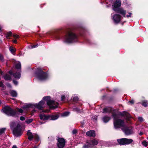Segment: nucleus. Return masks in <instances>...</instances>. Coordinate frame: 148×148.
Here are the masks:
<instances>
[{
	"mask_svg": "<svg viewBox=\"0 0 148 148\" xmlns=\"http://www.w3.org/2000/svg\"><path fill=\"white\" fill-rule=\"evenodd\" d=\"M131 103H134V101L131 100L130 101Z\"/></svg>",
	"mask_w": 148,
	"mask_h": 148,
	"instance_id": "bf43d9fd",
	"label": "nucleus"
},
{
	"mask_svg": "<svg viewBox=\"0 0 148 148\" xmlns=\"http://www.w3.org/2000/svg\"><path fill=\"white\" fill-rule=\"evenodd\" d=\"M38 146H39V145L37 146H34L33 148H38Z\"/></svg>",
	"mask_w": 148,
	"mask_h": 148,
	"instance_id": "603ef678",
	"label": "nucleus"
},
{
	"mask_svg": "<svg viewBox=\"0 0 148 148\" xmlns=\"http://www.w3.org/2000/svg\"><path fill=\"white\" fill-rule=\"evenodd\" d=\"M112 116L114 118V124L115 129L121 128L127 135H129L133 133L132 128L127 127L125 126L123 120L117 119V115L115 114H113Z\"/></svg>",
	"mask_w": 148,
	"mask_h": 148,
	"instance_id": "f03ea898",
	"label": "nucleus"
},
{
	"mask_svg": "<svg viewBox=\"0 0 148 148\" xmlns=\"http://www.w3.org/2000/svg\"><path fill=\"white\" fill-rule=\"evenodd\" d=\"M59 117V115L57 114L49 115V120H55L57 119Z\"/></svg>",
	"mask_w": 148,
	"mask_h": 148,
	"instance_id": "dca6fc26",
	"label": "nucleus"
},
{
	"mask_svg": "<svg viewBox=\"0 0 148 148\" xmlns=\"http://www.w3.org/2000/svg\"><path fill=\"white\" fill-rule=\"evenodd\" d=\"M2 110L8 116H17L18 115L17 111L12 109L9 106H5L2 109Z\"/></svg>",
	"mask_w": 148,
	"mask_h": 148,
	"instance_id": "423d86ee",
	"label": "nucleus"
},
{
	"mask_svg": "<svg viewBox=\"0 0 148 148\" xmlns=\"http://www.w3.org/2000/svg\"><path fill=\"white\" fill-rule=\"evenodd\" d=\"M110 119V117L108 116H105L102 119L103 122L105 123H107Z\"/></svg>",
	"mask_w": 148,
	"mask_h": 148,
	"instance_id": "aec40b11",
	"label": "nucleus"
},
{
	"mask_svg": "<svg viewBox=\"0 0 148 148\" xmlns=\"http://www.w3.org/2000/svg\"><path fill=\"white\" fill-rule=\"evenodd\" d=\"M108 0V1L112 3L113 0Z\"/></svg>",
	"mask_w": 148,
	"mask_h": 148,
	"instance_id": "680f3d73",
	"label": "nucleus"
},
{
	"mask_svg": "<svg viewBox=\"0 0 148 148\" xmlns=\"http://www.w3.org/2000/svg\"><path fill=\"white\" fill-rule=\"evenodd\" d=\"M20 119L21 121H23L25 120V118L24 116H21L20 117Z\"/></svg>",
	"mask_w": 148,
	"mask_h": 148,
	"instance_id": "a18cd8bd",
	"label": "nucleus"
},
{
	"mask_svg": "<svg viewBox=\"0 0 148 148\" xmlns=\"http://www.w3.org/2000/svg\"><path fill=\"white\" fill-rule=\"evenodd\" d=\"M11 128L12 129L13 134L16 136H21L22 134L21 127L17 122H12L10 124Z\"/></svg>",
	"mask_w": 148,
	"mask_h": 148,
	"instance_id": "20e7f679",
	"label": "nucleus"
},
{
	"mask_svg": "<svg viewBox=\"0 0 148 148\" xmlns=\"http://www.w3.org/2000/svg\"><path fill=\"white\" fill-rule=\"evenodd\" d=\"M12 41L13 43H17V41L16 40H12Z\"/></svg>",
	"mask_w": 148,
	"mask_h": 148,
	"instance_id": "3c124183",
	"label": "nucleus"
},
{
	"mask_svg": "<svg viewBox=\"0 0 148 148\" xmlns=\"http://www.w3.org/2000/svg\"><path fill=\"white\" fill-rule=\"evenodd\" d=\"M40 123L41 124H42L43 123L42 122H40Z\"/></svg>",
	"mask_w": 148,
	"mask_h": 148,
	"instance_id": "0e129e2a",
	"label": "nucleus"
},
{
	"mask_svg": "<svg viewBox=\"0 0 148 148\" xmlns=\"http://www.w3.org/2000/svg\"><path fill=\"white\" fill-rule=\"evenodd\" d=\"M86 40L89 43H90V40H89L88 39H86Z\"/></svg>",
	"mask_w": 148,
	"mask_h": 148,
	"instance_id": "6e6d98bb",
	"label": "nucleus"
},
{
	"mask_svg": "<svg viewBox=\"0 0 148 148\" xmlns=\"http://www.w3.org/2000/svg\"><path fill=\"white\" fill-rule=\"evenodd\" d=\"M142 105L145 107H147V101L146 100L143 101L141 103Z\"/></svg>",
	"mask_w": 148,
	"mask_h": 148,
	"instance_id": "c85d7f7f",
	"label": "nucleus"
},
{
	"mask_svg": "<svg viewBox=\"0 0 148 148\" xmlns=\"http://www.w3.org/2000/svg\"><path fill=\"white\" fill-rule=\"evenodd\" d=\"M112 110V108L110 107H107L105 108L103 110V112H110Z\"/></svg>",
	"mask_w": 148,
	"mask_h": 148,
	"instance_id": "6ab92c4d",
	"label": "nucleus"
},
{
	"mask_svg": "<svg viewBox=\"0 0 148 148\" xmlns=\"http://www.w3.org/2000/svg\"><path fill=\"white\" fill-rule=\"evenodd\" d=\"M73 110L74 111L77 112H80V109L75 106L73 108Z\"/></svg>",
	"mask_w": 148,
	"mask_h": 148,
	"instance_id": "c756f323",
	"label": "nucleus"
},
{
	"mask_svg": "<svg viewBox=\"0 0 148 148\" xmlns=\"http://www.w3.org/2000/svg\"><path fill=\"white\" fill-rule=\"evenodd\" d=\"M132 14L131 13L129 12V15H126V16L127 17V18L131 17L132 16Z\"/></svg>",
	"mask_w": 148,
	"mask_h": 148,
	"instance_id": "a19ab883",
	"label": "nucleus"
},
{
	"mask_svg": "<svg viewBox=\"0 0 148 148\" xmlns=\"http://www.w3.org/2000/svg\"><path fill=\"white\" fill-rule=\"evenodd\" d=\"M143 133L142 132H140V133H139V135L140 136L143 135Z\"/></svg>",
	"mask_w": 148,
	"mask_h": 148,
	"instance_id": "5fc2aeb1",
	"label": "nucleus"
},
{
	"mask_svg": "<svg viewBox=\"0 0 148 148\" xmlns=\"http://www.w3.org/2000/svg\"><path fill=\"white\" fill-rule=\"evenodd\" d=\"M13 37L14 38H19V36L17 35H13Z\"/></svg>",
	"mask_w": 148,
	"mask_h": 148,
	"instance_id": "c03bdc74",
	"label": "nucleus"
},
{
	"mask_svg": "<svg viewBox=\"0 0 148 148\" xmlns=\"http://www.w3.org/2000/svg\"><path fill=\"white\" fill-rule=\"evenodd\" d=\"M2 72H1V74H2Z\"/></svg>",
	"mask_w": 148,
	"mask_h": 148,
	"instance_id": "69168bd1",
	"label": "nucleus"
},
{
	"mask_svg": "<svg viewBox=\"0 0 148 148\" xmlns=\"http://www.w3.org/2000/svg\"><path fill=\"white\" fill-rule=\"evenodd\" d=\"M65 97L64 95H62L61 96V101H63L64 100Z\"/></svg>",
	"mask_w": 148,
	"mask_h": 148,
	"instance_id": "37998d69",
	"label": "nucleus"
},
{
	"mask_svg": "<svg viewBox=\"0 0 148 148\" xmlns=\"http://www.w3.org/2000/svg\"><path fill=\"white\" fill-rule=\"evenodd\" d=\"M123 114L128 119H129L131 117V116L130 114L125 111H124L123 112Z\"/></svg>",
	"mask_w": 148,
	"mask_h": 148,
	"instance_id": "412c9836",
	"label": "nucleus"
},
{
	"mask_svg": "<svg viewBox=\"0 0 148 148\" xmlns=\"http://www.w3.org/2000/svg\"><path fill=\"white\" fill-rule=\"evenodd\" d=\"M0 60L2 62H3L4 61L3 56L1 54H0Z\"/></svg>",
	"mask_w": 148,
	"mask_h": 148,
	"instance_id": "4c0bfd02",
	"label": "nucleus"
},
{
	"mask_svg": "<svg viewBox=\"0 0 148 148\" xmlns=\"http://www.w3.org/2000/svg\"><path fill=\"white\" fill-rule=\"evenodd\" d=\"M36 111V110H35V109H34L32 111V112H34Z\"/></svg>",
	"mask_w": 148,
	"mask_h": 148,
	"instance_id": "4d7b16f0",
	"label": "nucleus"
},
{
	"mask_svg": "<svg viewBox=\"0 0 148 148\" xmlns=\"http://www.w3.org/2000/svg\"><path fill=\"white\" fill-rule=\"evenodd\" d=\"M77 130H74L72 131V133L73 134H75L77 133Z\"/></svg>",
	"mask_w": 148,
	"mask_h": 148,
	"instance_id": "09e8293b",
	"label": "nucleus"
},
{
	"mask_svg": "<svg viewBox=\"0 0 148 148\" xmlns=\"http://www.w3.org/2000/svg\"><path fill=\"white\" fill-rule=\"evenodd\" d=\"M38 46V44H37L36 45H33V46H32L31 47V48H34L36 47H37Z\"/></svg>",
	"mask_w": 148,
	"mask_h": 148,
	"instance_id": "8fccbe9b",
	"label": "nucleus"
},
{
	"mask_svg": "<svg viewBox=\"0 0 148 148\" xmlns=\"http://www.w3.org/2000/svg\"><path fill=\"white\" fill-rule=\"evenodd\" d=\"M78 40L77 35L73 32H69L64 36L63 41L64 42L69 43L77 42Z\"/></svg>",
	"mask_w": 148,
	"mask_h": 148,
	"instance_id": "7ed1b4c3",
	"label": "nucleus"
},
{
	"mask_svg": "<svg viewBox=\"0 0 148 148\" xmlns=\"http://www.w3.org/2000/svg\"><path fill=\"white\" fill-rule=\"evenodd\" d=\"M18 110L19 112L22 113H23V110L22 109L20 108V109H18Z\"/></svg>",
	"mask_w": 148,
	"mask_h": 148,
	"instance_id": "ea45409f",
	"label": "nucleus"
},
{
	"mask_svg": "<svg viewBox=\"0 0 148 148\" xmlns=\"http://www.w3.org/2000/svg\"><path fill=\"white\" fill-rule=\"evenodd\" d=\"M86 135L89 136L94 137L95 136V131L93 130H90L86 133Z\"/></svg>",
	"mask_w": 148,
	"mask_h": 148,
	"instance_id": "f3484780",
	"label": "nucleus"
},
{
	"mask_svg": "<svg viewBox=\"0 0 148 148\" xmlns=\"http://www.w3.org/2000/svg\"><path fill=\"white\" fill-rule=\"evenodd\" d=\"M13 83L15 85H17V84H18V82L17 81H16L14 80H13Z\"/></svg>",
	"mask_w": 148,
	"mask_h": 148,
	"instance_id": "79ce46f5",
	"label": "nucleus"
},
{
	"mask_svg": "<svg viewBox=\"0 0 148 148\" xmlns=\"http://www.w3.org/2000/svg\"><path fill=\"white\" fill-rule=\"evenodd\" d=\"M1 26L0 25V31H1Z\"/></svg>",
	"mask_w": 148,
	"mask_h": 148,
	"instance_id": "e2e57ef3",
	"label": "nucleus"
},
{
	"mask_svg": "<svg viewBox=\"0 0 148 148\" xmlns=\"http://www.w3.org/2000/svg\"><path fill=\"white\" fill-rule=\"evenodd\" d=\"M35 76L37 79L40 81H44L47 79L49 75L48 74L43 71L40 68H37L35 72Z\"/></svg>",
	"mask_w": 148,
	"mask_h": 148,
	"instance_id": "39448f33",
	"label": "nucleus"
},
{
	"mask_svg": "<svg viewBox=\"0 0 148 148\" xmlns=\"http://www.w3.org/2000/svg\"><path fill=\"white\" fill-rule=\"evenodd\" d=\"M121 5V1L120 0H116L112 5V9L114 11H117Z\"/></svg>",
	"mask_w": 148,
	"mask_h": 148,
	"instance_id": "9d476101",
	"label": "nucleus"
},
{
	"mask_svg": "<svg viewBox=\"0 0 148 148\" xmlns=\"http://www.w3.org/2000/svg\"><path fill=\"white\" fill-rule=\"evenodd\" d=\"M44 100H42L40 101L38 103H35L33 104H29L26 105L23 107L24 109H25L30 107H32L33 106L38 109H42L45 106V101H46L47 105L50 108L54 109L58 107V103L53 100L51 99L50 97L47 96L44 97L43 98Z\"/></svg>",
	"mask_w": 148,
	"mask_h": 148,
	"instance_id": "f257e3e1",
	"label": "nucleus"
},
{
	"mask_svg": "<svg viewBox=\"0 0 148 148\" xmlns=\"http://www.w3.org/2000/svg\"><path fill=\"white\" fill-rule=\"evenodd\" d=\"M138 119L140 122H142L143 121V119L141 117H138Z\"/></svg>",
	"mask_w": 148,
	"mask_h": 148,
	"instance_id": "e433bc0d",
	"label": "nucleus"
},
{
	"mask_svg": "<svg viewBox=\"0 0 148 148\" xmlns=\"http://www.w3.org/2000/svg\"><path fill=\"white\" fill-rule=\"evenodd\" d=\"M115 12L121 14L124 17H126V11L122 8H119Z\"/></svg>",
	"mask_w": 148,
	"mask_h": 148,
	"instance_id": "f8f14e48",
	"label": "nucleus"
},
{
	"mask_svg": "<svg viewBox=\"0 0 148 148\" xmlns=\"http://www.w3.org/2000/svg\"><path fill=\"white\" fill-rule=\"evenodd\" d=\"M6 85V86L9 88H11L12 87L11 85L9 83H7Z\"/></svg>",
	"mask_w": 148,
	"mask_h": 148,
	"instance_id": "de8ad7c7",
	"label": "nucleus"
},
{
	"mask_svg": "<svg viewBox=\"0 0 148 148\" xmlns=\"http://www.w3.org/2000/svg\"><path fill=\"white\" fill-rule=\"evenodd\" d=\"M21 65L20 62H16L15 65V68L16 69L21 70Z\"/></svg>",
	"mask_w": 148,
	"mask_h": 148,
	"instance_id": "4be33fe9",
	"label": "nucleus"
},
{
	"mask_svg": "<svg viewBox=\"0 0 148 148\" xmlns=\"http://www.w3.org/2000/svg\"><path fill=\"white\" fill-rule=\"evenodd\" d=\"M27 134L28 136V139L30 140H32L34 138V136H35V135L36 134H33L31 132L30 130H29L27 131Z\"/></svg>",
	"mask_w": 148,
	"mask_h": 148,
	"instance_id": "2eb2a0df",
	"label": "nucleus"
},
{
	"mask_svg": "<svg viewBox=\"0 0 148 148\" xmlns=\"http://www.w3.org/2000/svg\"><path fill=\"white\" fill-rule=\"evenodd\" d=\"M86 143L87 144L84 145L83 146L82 148H90L91 147L90 144H89L88 141L86 142Z\"/></svg>",
	"mask_w": 148,
	"mask_h": 148,
	"instance_id": "cd10ccee",
	"label": "nucleus"
},
{
	"mask_svg": "<svg viewBox=\"0 0 148 148\" xmlns=\"http://www.w3.org/2000/svg\"><path fill=\"white\" fill-rule=\"evenodd\" d=\"M39 116L40 119L43 121L49 120V115H46L44 113L40 114Z\"/></svg>",
	"mask_w": 148,
	"mask_h": 148,
	"instance_id": "4468645a",
	"label": "nucleus"
},
{
	"mask_svg": "<svg viewBox=\"0 0 148 148\" xmlns=\"http://www.w3.org/2000/svg\"><path fill=\"white\" fill-rule=\"evenodd\" d=\"M34 138L35 139V140L36 142H38L39 140V136L36 134L35 135V136H34Z\"/></svg>",
	"mask_w": 148,
	"mask_h": 148,
	"instance_id": "7c9ffc66",
	"label": "nucleus"
},
{
	"mask_svg": "<svg viewBox=\"0 0 148 148\" xmlns=\"http://www.w3.org/2000/svg\"><path fill=\"white\" fill-rule=\"evenodd\" d=\"M20 71L14 73L12 71H11L9 72V73L10 75H13L14 77L17 79H19L21 77Z\"/></svg>",
	"mask_w": 148,
	"mask_h": 148,
	"instance_id": "9b49d317",
	"label": "nucleus"
},
{
	"mask_svg": "<svg viewBox=\"0 0 148 148\" xmlns=\"http://www.w3.org/2000/svg\"><path fill=\"white\" fill-rule=\"evenodd\" d=\"M70 114L69 112H65L61 114V116L62 117H65L68 116Z\"/></svg>",
	"mask_w": 148,
	"mask_h": 148,
	"instance_id": "b1692460",
	"label": "nucleus"
},
{
	"mask_svg": "<svg viewBox=\"0 0 148 148\" xmlns=\"http://www.w3.org/2000/svg\"><path fill=\"white\" fill-rule=\"evenodd\" d=\"M33 119H27L25 121V123L27 124H29L31 123L33 121Z\"/></svg>",
	"mask_w": 148,
	"mask_h": 148,
	"instance_id": "2f4dec72",
	"label": "nucleus"
},
{
	"mask_svg": "<svg viewBox=\"0 0 148 148\" xmlns=\"http://www.w3.org/2000/svg\"><path fill=\"white\" fill-rule=\"evenodd\" d=\"M4 86L3 83L2 82L0 81V87L3 88Z\"/></svg>",
	"mask_w": 148,
	"mask_h": 148,
	"instance_id": "58836bf2",
	"label": "nucleus"
},
{
	"mask_svg": "<svg viewBox=\"0 0 148 148\" xmlns=\"http://www.w3.org/2000/svg\"><path fill=\"white\" fill-rule=\"evenodd\" d=\"M10 93L11 96L13 97H15L17 96V93L14 90H12L10 91Z\"/></svg>",
	"mask_w": 148,
	"mask_h": 148,
	"instance_id": "a878e982",
	"label": "nucleus"
},
{
	"mask_svg": "<svg viewBox=\"0 0 148 148\" xmlns=\"http://www.w3.org/2000/svg\"><path fill=\"white\" fill-rule=\"evenodd\" d=\"M89 144L91 146L92 145H97L98 142V141L95 139H92L89 141H88Z\"/></svg>",
	"mask_w": 148,
	"mask_h": 148,
	"instance_id": "a211bd4d",
	"label": "nucleus"
},
{
	"mask_svg": "<svg viewBox=\"0 0 148 148\" xmlns=\"http://www.w3.org/2000/svg\"><path fill=\"white\" fill-rule=\"evenodd\" d=\"M111 6V5L110 4H109V5H107L106 7L107 8H109V7H110Z\"/></svg>",
	"mask_w": 148,
	"mask_h": 148,
	"instance_id": "864d4df0",
	"label": "nucleus"
},
{
	"mask_svg": "<svg viewBox=\"0 0 148 148\" xmlns=\"http://www.w3.org/2000/svg\"><path fill=\"white\" fill-rule=\"evenodd\" d=\"M112 18L114 23L115 24L119 23L121 20V16L118 14H115L113 15L112 14Z\"/></svg>",
	"mask_w": 148,
	"mask_h": 148,
	"instance_id": "1a4fd4ad",
	"label": "nucleus"
},
{
	"mask_svg": "<svg viewBox=\"0 0 148 148\" xmlns=\"http://www.w3.org/2000/svg\"><path fill=\"white\" fill-rule=\"evenodd\" d=\"M102 143H103V145L106 146L110 147L112 145L110 142L103 141Z\"/></svg>",
	"mask_w": 148,
	"mask_h": 148,
	"instance_id": "5701e85b",
	"label": "nucleus"
},
{
	"mask_svg": "<svg viewBox=\"0 0 148 148\" xmlns=\"http://www.w3.org/2000/svg\"><path fill=\"white\" fill-rule=\"evenodd\" d=\"M73 100L75 102H77L78 100V98L77 97H74L73 98Z\"/></svg>",
	"mask_w": 148,
	"mask_h": 148,
	"instance_id": "c9c22d12",
	"label": "nucleus"
},
{
	"mask_svg": "<svg viewBox=\"0 0 148 148\" xmlns=\"http://www.w3.org/2000/svg\"><path fill=\"white\" fill-rule=\"evenodd\" d=\"M9 50L13 54L15 55L14 53L16 51V50L15 49L13 48L12 47H10Z\"/></svg>",
	"mask_w": 148,
	"mask_h": 148,
	"instance_id": "bb28decb",
	"label": "nucleus"
},
{
	"mask_svg": "<svg viewBox=\"0 0 148 148\" xmlns=\"http://www.w3.org/2000/svg\"><path fill=\"white\" fill-rule=\"evenodd\" d=\"M47 34L50 35L52 37L55 38L57 40H59L60 38V37L59 35L55 34L53 32H48Z\"/></svg>",
	"mask_w": 148,
	"mask_h": 148,
	"instance_id": "ddd939ff",
	"label": "nucleus"
},
{
	"mask_svg": "<svg viewBox=\"0 0 148 148\" xmlns=\"http://www.w3.org/2000/svg\"><path fill=\"white\" fill-rule=\"evenodd\" d=\"M57 145L59 148H63L65 145V140L62 138H58L57 139Z\"/></svg>",
	"mask_w": 148,
	"mask_h": 148,
	"instance_id": "6e6552de",
	"label": "nucleus"
},
{
	"mask_svg": "<svg viewBox=\"0 0 148 148\" xmlns=\"http://www.w3.org/2000/svg\"><path fill=\"white\" fill-rule=\"evenodd\" d=\"M5 130V128L0 129V134L3 133Z\"/></svg>",
	"mask_w": 148,
	"mask_h": 148,
	"instance_id": "f704fd0d",
	"label": "nucleus"
},
{
	"mask_svg": "<svg viewBox=\"0 0 148 148\" xmlns=\"http://www.w3.org/2000/svg\"><path fill=\"white\" fill-rule=\"evenodd\" d=\"M12 148H17L16 145H14L13 146Z\"/></svg>",
	"mask_w": 148,
	"mask_h": 148,
	"instance_id": "13d9d810",
	"label": "nucleus"
},
{
	"mask_svg": "<svg viewBox=\"0 0 148 148\" xmlns=\"http://www.w3.org/2000/svg\"><path fill=\"white\" fill-rule=\"evenodd\" d=\"M48 111V110H43V112H47Z\"/></svg>",
	"mask_w": 148,
	"mask_h": 148,
	"instance_id": "052dcab7",
	"label": "nucleus"
},
{
	"mask_svg": "<svg viewBox=\"0 0 148 148\" xmlns=\"http://www.w3.org/2000/svg\"><path fill=\"white\" fill-rule=\"evenodd\" d=\"M118 142L120 145H128L131 143L133 140L132 139L122 138L120 139H117Z\"/></svg>",
	"mask_w": 148,
	"mask_h": 148,
	"instance_id": "0eeeda50",
	"label": "nucleus"
},
{
	"mask_svg": "<svg viewBox=\"0 0 148 148\" xmlns=\"http://www.w3.org/2000/svg\"><path fill=\"white\" fill-rule=\"evenodd\" d=\"M4 78L5 79L7 80H11V77L8 74H6L4 76Z\"/></svg>",
	"mask_w": 148,
	"mask_h": 148,
	"instance_id": "393cba45",
	"label": "nucleus"
},
{
	"mask_svg": "<svg viewBox=\"0 0 148 148\" xmlns=\"http://www.w3.org/2000/svg\"><path fill=\"white\" fill-rule=\"evenodd\" d=\"M92 119H93L94 121H96L97 116H93L92 117Z\"/></svg>",
	"mask_w": 148,
	"mask_h": 148,
	"instance_id": "49530a36",
	"label": "nucleus"
},
{
	"mask_svg": "<svg viewBox=\"0 0 148 148\" xmlns=\"http://www.w3.org/2000/svg\"><path fill=\"white\" fill-rule=\"evenodd\" d=\"M142 144L144 146L146 147L148 143L145 140L142 142Z\"/></svg>",
	"mask_w": 148,
	"mask_h": 148,
	"instance_id": "72a5a7b5",
	"label": "nucleus"
},
{
	"mask_svg": "<svg viewBox=\"0 0 148 148\" xmlns=\"http://www.w3.org/2000/svg\"><path fill=\"white\" fill-rule=\"evenodd\" d=\"M12 34V33L11 32H8L6 34V38L8 39L9 38V37Z\"/></svg>",
	"mask_w": 148,
	"mask_h": 148,
	"instance_id": "473e14b6",
	"label": "nucleus"
},
{
	"mask_svg": "<svg viewBox=\"0 0 148 148\" xmlns=\"http://www.w3.org/2000/svg\"><path fill=\"white\" fill-rule=\"evenodd\" d=\"M1 101H0V104H1Z\"/></svg>",
	"mask_w": 148,
	"mask_h": 148,
	"instance_id": "338daca9",
	"label": "nucleus"
}]
</instances>
